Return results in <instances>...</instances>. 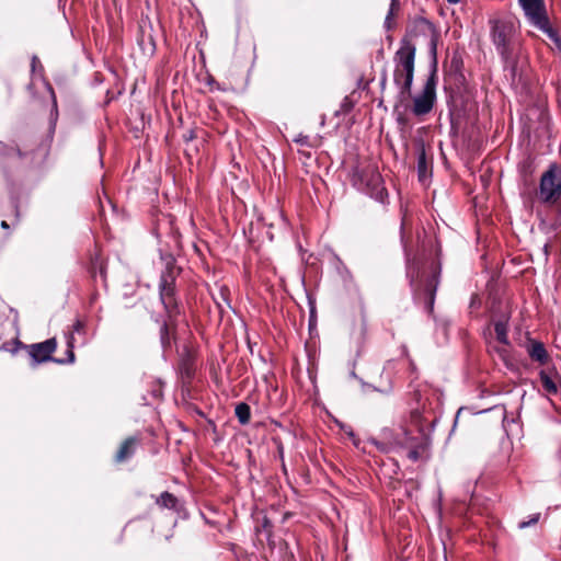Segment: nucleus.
Listing matches in <instances>:
<instances>
[{
  "label": "nucleus",
  "instance_id": "nucleus-9",
  "mask_svg": "<svg viewBox=\"0 0 561 561\" xmlns=\"http://www.w3.org/2000/svg\"><path fill=\"white\" fill-rule=\"evenodd\" d=\"M539 378L543 390L548 394H557L559 392L561 380L558 374L553 370H540Z\"/></svg>",
  "mask_w": 561,
  "mask_h": 561
},
{
  "label": "nucleus",
  "instance_id": "nucleus-23",
  "mask_svg": "<svg viewBox=\"0 0 561 561\" xmlns=\"http://www.w3.org/2000/svg\"><path fill=\"white\" fill-rule=\"evenodd\" d=\"M408 457L409 459H411L412 461H417L420 459V453L417 451V449H411L409 453H408Z\"/></svg>",
  "mask_w": 561,
  "mask_h": 561
},
{
  "label": "nucleus",
  "instance_id": "nucleus-36",
  "mask_svg": "<svg viewBox=\"0 0 561 561\" xmlns=\"http://www.w3.org/2000/svg\"><path fill=\"white\" fill-rule=\"evenodd\" d=\"M154 396H156V397H159V396H160V392H159V391H156V392H154Z\"/></svg>",
  "mask_w": 561,
  "mask_h": 561
},
{
  "label": "nucleus",
  "instance_id": "nucleus-21",
  "mask_svg": "<svg viewBox=\"0 0 561 561\" xmlns=\"http://www.w3.org/2000/svg\"><path fill=\"white\" fill-rule=\"evenodd\" d=\"M160 340L163 347L170 345L169 329L167 323H163L160 329Z\"/></svg>",
  "mask_w": 561,
  "mask_h": 561
},
{
  "label": "nucleus",
  "instance_id": "nucleus-7",
  "mask_svg": "<svg viewBox=\"0 0 561 561\" xmlns=\"http://www.w3.org/2000/svg\"><path fill=\"white\" fill-rule=\"evenodd\" d=\"M436 69L434 68L428 76L423 90L413 100L412 112L416 116H422L430 113L433 110L436 100Z\"/></svg>",
  "mask_w": 561,
  "mask_h": 561
},
{
  "label": "nucleus",
  "instance_id": "nucleus-30",
  "mask_svg": "<svg viewBox=\"0 0 561 561\" xmlns=\"http://www.w3.org/2000/svg\"><path fill=\"white\" fill-rule=\"evenodd\" d=\"M449 4H457L459 3L461 0H446Z\"/></svg>",
  "mask_w": 561,
  "mask_h": 561
},
{
  "label": "nucleus",
  "instance_id": "nucleus-31",
  "mask_svg": "<svg viewBox=\"0 0 561 561\" xmlns=\"http://www.w3.org/2000/svg\"><path fill=\"white\" fill-rule=\"evenodd\" d=\"M403 227H404V221L401 222V241L403 242Z\"/></svg>",
  "mask_w": 561,
  "mask_h": 561
},
{
  "label": "nucleus",
  "instance_id": "nucleus-14",
  "mask_svg": "<svg viewBox=\"0 0 561 561\" xmlns=\"http://www.w3.org/2000/svg\"><path fill=\"white\" fill-rule=\"evenodd\" d=\"M528 355L531 359L540 363L546 364L548 362V353L545 348V345L541 342L533 341L528 346Z\"/></svg>",
  "mask_w": 561,
  "mask_h": 561
},
{
  "label": "nucleus",
  "instance_id": "nucleus-3",
  "mask_svg": "<svg viewBox=\"0 0 561 561\" xmlns=\"http://www.w3.org/2000/svg\"><path fill=\"white\" fill-rule=\"evenodd\" d=\"M351 182L358 191L369 195L379 203L383 204L388 197L382 178L374 165H356L353 168Z\"/></svg>",
  "mask_w": 561,
  "mask_h": 561
},
{
  "label": "nucleus",
  "instance_id": "nucleus-10",
  "mask_svg": "<svg viewBox=\"0 0 561 561\" xmlns=\"http://www.w3.org/2000/svg\"><path fill=\"white\" fill-rule=\"evenodd\" d=\"M433 31H434L433 23L423 16H417V18L413 19V21L411 22V24L409 26V34L413 37L421 36V35H427L428 33H431Z\"/></svg>",
  "mask_w": 561,
  "mask_h": 561
},
{
  "label": "nucleus",
  "instance_id": "nucleus-8",
  "mask_svg": "<svg viewBox=\"0 0 561 561\" xmlns=\"http://www.w3.org/2000/svg\"><path fill=\"white\" fill-rule=\"evenodd\" d=\"M525 15L535 26H545L547 23L543 0H518Z\"/></svg>",
  "mask_w": 561,
  "mask_h": 561
},
{
  "label": "nucleus",
  "instance_id": "nucleus-26",
  "mask_svg": "<svg viewBox=\"0 0 561 561\" xmlns=\"http://www.w3.org/2000/svg\"><path fill=\"white\" fill-rule=\"evenodd\" d=\"M227 293H228V289L226 287H221L220 290H219L221 299L224 301H226V304L229 306V301L227 299Z\"/></svg>",
  "mask_w": 561,
  "mask_h": 561
},
{
  "label": "nucleus",
  "instance_id": "nucleus-4",
  "mask_svg": "<svg viewBox=\"0 0 561 561\" xmlns=\"http://www.w3.org/2000/svg\"><path fill=\"white\" fill-rule=\"evenodd\" d=\"M179 271L172 256L167 260L165 268L161 273L159 282V296L161 304L170 319L180 313L178 298L175 295V280Z\"/></svg>",
  "mask_w": 561,
  "mask_h": 561
},
{
  "label": "nucleus",
  "instance_id": "nucleus-32",
  "mask_svg": "<svg viewBox=\"0 0 561 561\" xmlns=\"http://www.w3.org/2000/svg\"><path fill=\"white\" fill-rule=\"evenodd\" d=\"M1 227H2V228H4V229H7L9 226H8L7 221H4V220H3V221L1 222Z\"/></svg>",
  "mask_w": 561,
  "mask_h": 561
},
{
  "label": "nucleus",
  "instance_id": "nucleus-29",
  "mask_svg": "<svg viewBox=\"0 0 561 561\" xmlns=\"http://www.w3.org/2000/svg\"><path fill=\"white\" fill-rule=\"evenodd\" d=\"M37 61H38L37 57L33 56V58H32V67H33V69H35V65H36Z\"/></svg>",
  "mask_w": 561,
  "mask_h": 561
},
{
  "label": "nucleus",
  "instance_id": "nucleus-24",
  "mask_svg": "<svg viewBox=\"0 0 561 561\" xmlns=\"http://www.w3.org/2000/svg\"><path fill=\"white\" fill-rule=\"evenodd\" d=\"M83 329H84V324L80 320H77L73 323V332L81 333L83 331Z\"/></svg>",
  "mask_w": 561,
  "mask_h": 561
},
{
  "label": "nucleus",
  "instance_id": "nucleus-16",
  "mask_svg": "<svg viewBox=\"0 0 561 561\" xmlns=\"http://www.w3.org/2000/svg\"><path fill=\"white\" fill-rule=\"evenodd\" d=\"M149 24V21H144L141 20L140 22V31H141V35L138 37V44L139 46L145 50L147 48H150L151 50L154 49V41H153V37L151 35V33H146V25Z\"/></svg>",
  "mask_w": 561,
  "mask_h": 561
},
{
  "label": "nucleus",
  "instance_id": "nucleus-33",
  "mask_svg": "<svg viewBox=\"0 0 561 561\" xmlns=\"http://www.w3.org/2000/svg\"><path fill=\"white\" fill-rule=\"evenodd\" d=\"M408 275L410 276L411 275V267L408 266Z\"/></svg>",
  "mask_w": 561,
  "mask_h": 561
},
{
  "label": "nucleus",
  "instance_id": "nucleus-28",
  "mask_svg": "<svg viewBox=\"0 0 561 561\" xmlns=\"http://www.w3.org/2000/svg\"><path fill=\"white\" fill-rule=\"evenodd\" d=\"M371 443L375 444L380 450L388 451V448L385 444L378 443L376 439H373Z\"/></svg>",
  "mask_w": 561,
  "mask_h": 561
},
{
  "label": "nucleus",
  "instance_id": "nucleus-11",
  "mask_svg": "<svg viewBox=\"0 0 561 561\" xmlns=\"http://www.w3.org/2000/svg\"><path fill=\"white\" fill-rule=\"evenodd\" d=\"M438 274L439 272L434 271L432 277L428 279L426 287H425V310L428 313L433 312L434 309V301H435V295L437 290L438 285Z\"/></svg>",
  "mask_w": 561,
  "mask_h": 561
},
{
  "label": "nucleus",
  "instance_id": "nucleus-13",
  "mask_svg": "<svg viewBox=\"0 0 561 561\" xmlns=\"http://www.w3.org/2000/svg\"><path fill=\"white\" fill-rule=\"evenodd\" d=\"M137 444L138 440L135 437L125 439L115 455V460L123 462L129 459L135 454Z\"/></svg>",
  "mask_w": 561,
  "mask_h": 561
},
{
  "label": "nucleus",
  "instance_id": "nucleus-18",
  "mask_svg": "<svg viewBox=\"0 0 561 561\" xmlns=\"http://www.w3.org/2000/svg\"><path fill=\"white\" fill-rule=\"evenodd\" d=\"M494 331L496 334V339L500 343L505 344V345L508 344V335H507L508 329H507L506 322L496 321L494 323Z\"/></svg>",
  "mask_w": 561,
  "mask_h": 561
},
{
  "label": "nucleus",
  "instance_id": "nucleus-6",
  "mask_svg": "<svg viewBox=\"0 0 561 561\" xmlns=\"http://www.w3.org/2000/svg\"><path fill=\"white\" fill-rule=\"evenodd\" d=\"M538 195L541 202L550 204L561 198V169L556 163L541 175Z\"/></svg>",
  "mask_w": 561,
  "mask_h": 561
},
{
  "label": "nucleus",
  "instance_id": "nucleus-2",
  "mask_svg": "<svg viewBox=\"0 0 561 561\" xmlns=\"http://www.w3.org/2000/svg\"><path fill=\"white\" fill-rule=\"evenodd\" d=\"M415 47L403 41L397 50L393 61V81L400 90L401 96L409 95L414 78Z\"/></svg>",
  "mask_w": 561,
  "mask_h": 561
},
{
  "label": "nucleus",
  "instance_id": "nucleus-17",
  "mask_svg": "<svg viewBox=\"0 0 561 561\" xmlns=\"http://www.w3.org/2000/svg\"><path fill=\"white\" fill-rule=\"evenodd\" d=\"M236 416L238 417L239 422L244 425L248 424L251 417V410L250 407L247 403H239L236 407L234 410Z\"/></svg>",
  "mask_w": 561,
  "mask_h": 561
},
{
  "label": "nucleus",
  "instance_id": "nucleus-25",
  "mask_svg": "<svg viewBox=\"0 0 561 561\" xmlns=\"http://www.w3.org/2000/svg\"><path fill=\"white\" fill-rule=\"evenodd\" d=\"M295 142L302 146L308 145V136L299 135L297 138H295Z\"/></svg>",
  "mask_w": 561,
  "mask_h": 561
},
{
  "label": "nucleus",
  "instance_id": "nucleus-20",
  "mask_svg": "<svg viewBox=\"0 0 561 561\" xmlns=\"http://www.w3.org/2000/svg\"><path fill=\"white\" fill-rule=\"evenodd\" d=\"M399 9V0H391L389 12L385 20V26L391 28V20L396 10Z\"/></svg>",
  "mask_w": 561,
  "mask_h": 561
},
{
  "label": "nucleus",
  "instance_id": "nucleus-34",
  "mask_svg": "<svg viewBox=\"0 0 561 561\" xmlns=\"http://www.w3.org/2000/svg\"><path fill=\"white\" fill-rule=\"evenodd\" d=\"M346 433H348V435L353 436V432H350V430H346Z\"/></svg>",
  "mask_w": 561,
  "mask_h": 561
},
{
  "label": "nucleus",
  "instance_id": "nucleus-27",
  "mask_svg": "<svg viewBox=\"0 0 561 561\" xmlns=\"http://www.w3.org/2000/svg\"><path fill=\"white\" fill-rule=\"evenodd\" d=\"M16 347L13 350L7 348V346L3 344L0 346V351H11L12 353H15L18 351V347L22 345L20 341H15Z\"/></svg>",
  "mask_w": 561,
  "mask_h": 561
},
{
  "label": "nucleus",
  "instance_id": "nucleus-5",
  "mask_svg": "<svg viewBox=\"0 0 561 561\" xmlns=\"http://www.w3.org/2000/svg\"><path fill=\"white\" fill-rule=\"evenodd\" d=\"M57 341L51 337L41 343H34L26 345L25 348L32 359V364L34 366L46 363V362H55L57 364H72L75 362V353H73V336L70 334L68 337V351H67V359L54 358L53 353L56 351Z\"/></svg>",
  "mask_w": 561,
  "mask_h": 561
},
{
  "label": "nucleus",
  "instance_id": "nucleus-19",
  "mask_svg": "<svg viewBox=\"0 0 561 561\" xmlns=\"http://www.w3.org/2000/svg\"><path fill=\"white\" fill-rule=\"evenodd\" d=\"M537 27L542 30L549 36V38L554 42L557 47L561 50V39L558 36L557 32L552 27H550L548 19H547V23L545 26H537Z\"/></svg>",
  "mask_w": 561,
  "mask_h": 561
},
{
  "label": "nucleus",
  "instance_id": "nucleus-1",
  "mask_svg": "<svg viewBox=\"0 0 561 561\" xmlns=\"http://www.w3.org/2000/svg\"><path fill=\"white\" fill-rule=\"evenodd\" d=\"M490 38L505 70L515 75L517 62V26L511 15H497L488 22Z\"/></svg>",
  "mask_w": 561,
  "mask_h": 561
},
{
  "label": "nucleus",
  "instance_id": "nucleus-12",
  "mask_svg": "<svg viewBox=\"0 0 561 561\" xmlns=\"http://www.w3.org/2000/svg\"><path fill=\"white\" fill-rule=\"evenodd\" d=\"M417 174L421 182H425L428 178L431 164L427 160L424 145L421 144L417 147Z\"/></svg>",
  "mask_w": 561,
  "mask_h": 561
},
{
  "label": "nucleus",
  "instance_id": "nucleus-22",
  "mask_svg": "<svg viewBox=\"0 0 561 561\" xmlns=\"http://www.w3.org/2000/svg\"><path fill=\"white\" fill-rule=\"evenodd\" d=\"M540 514H534L528 520H523L518 524L520 529L535 525L539 520Z\"/></svg>",
  "mask_w": 561,
  "mask_h": 561
},
{
  "label": "nucleus",
  "instance_id": "nucleus-15",
  "mask_svg": "<svg viewBox=\"0 0 561 561\" xmlns=\"http://www.w3.org/2000/svg\"><path fill=\"white\" fill-rule=\"evenodd\" d=\"M156 503L162 507L172 511H179V500L172 493L164 491L157 499Z\"/></svg>",
  "mask_w": 561,
  "mask_h": 561
},
{
  "label": "nucleus",
  "instance_id": "nucleus-35",
  "mask_svg": "<svg viewBox=\"0 0 561 561\" xmlns=\"http://www.w3.org/2000/svg\"><path fill=\"white\" fill-rule=\"evenodd\" d=\"M346 433H348V435L353 436V432H350V430H346Z\"/></svg>",
  "mask_w": 561,
  "mask_h": 561
}]
</instances>
